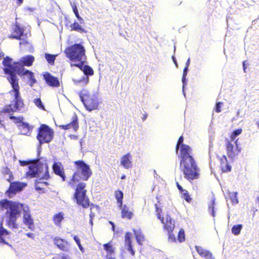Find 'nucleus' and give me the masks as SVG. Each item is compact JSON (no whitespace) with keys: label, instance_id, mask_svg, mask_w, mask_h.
Listing matches in <instances>:
<instances>
[{"label":"nucleus","instance_id":"39","mask_svg":"<svg viewBox=\"0 0 259 259\" xmlns=\"http://www.w3.org/2000/svg\"><path fill=\"white\" fill-rule=\"evenodd\" d=\"M168 238V241L169 242L173 243L177 242V239L175 235L172 233V232H167Z\"/></svg>","mask_w":259,"mask_h":259},{"label":"nucleus","instance_id":"53","mask_svg":"<svg viewBox=\"0 0 259 259\" xmlns=\"http://www.w3.org/2000/svg\"><path fill=\"white\" fill-rule=\"evenodd\" d=\"M245 63H246V61H243V71L244 72H246V69L247 68Z\"/></svg>","mask_w":259,"mask_h":259},{"label":"nucleus","instance_id":"61","mask_svg":"<svg viewBox=\"0 0 259 259\" xmlns=\"http://www.w3.org/2000/svg\"><path fill=\"white\" fill-rule=\"evenodd\" d=\"M53 259H60L59 257L55 256L53 258Z\"/></svg>","mask_w":259,"mask_h":259},{"label":"nucleus","instance_id":"60","mask_svg":"<svg viewBox=\"0 0 259 259\" xmlns=\"http://www.w3.org/2000/svg\"><path fill=\"white\" fill-rule=\"evenodd\" d=\"M17 1L19 2V5H21L23 2V0H17Z\"/></svg>","mask_w":259,"mask_h":259},{"label":"nucleus","instance_id":"32","mask_svg":"<svg viewBox=\"0 0 259 259\" xmlns=\"http://www.w3.org/2000/svg\"><path fill=\"white\" fill-rule=\"evenodd\" d=\"M103 247L104 249L107 251V254L109 255H111L112 253L114 252V249L110 243L104 244Z\"/></svg>","mask_w":259,"mask_h":259},{"label":"nucleus","instance_id":"55","mask_svg":"<svg viewBox=\"0 0 259 259\" xmlns=\"http://www.w3.org/2000/svg\"><path fill=\"white\" fill-rule=\"evenodd\" d=\"M147 114H144L143 117H142L143 121H145L146 120V119L147 118Z\"/></svg>","mask_w":259,"mask_h":259},{"label":"nucleus","instance_id":"2","mask_svg":"<svg viewBox=\"0 0 259 259\" xmlns=\"http://www.w3.org/2000/svg\"><path fill=\"white\" fill-rule=\"evenodd\" d=\"M0 207L2 210H6L7 224L10 228L16 229L18 228L17 221L20 217L21 212L23 210V223L28 226L29 229L31 230L33 229V220L27 206H24L23 204L19 202L6 199L0 201Z\"/></svg>","mask_w":259,"mask_h":259},{"label":"nucleus","instance_id":"16","mask_svg":"<svg viewBox=\"0 0 259 259\" xmlns=\"http://www.w3.org/2000/svg\"><path fill=\"white\" fill-rule=\"evenodd\" d=\"M54 244L57 246V247L64 251H68L69 248V245L68 242L59 237H56L54 240Z\"/></svg>","mask_w":259,"mask_h":259},{"label":"nucleus","instance_id":"21","mask_svg":"<svg viewBox=\"0 0 259 259\" xmlns=\"http://www.w3.org/2000/svg\"><path fill=\"white\" fill-rule=\"evenodd\" d=\"M19 128L21 135L26 136L30 135V127L27 123L24 122H21L19 125Z\"/></svg>","mask_w":259,"mask_h":259},{"label":"nucleus","instance_id":"40","mask_svg":"<svg viewBox=\"0 0 259 259\" xmlns=\"http://www.w3.org/2000/svg\"><path fill=\"white\" fill-rule=\"evenodd\" d=\"M73 239L74 240V241H75V242L77 244V245H78L79 249L80 250V251L82 252H84V249H83V247L82 246V245H81L79 238L77 236L74 235L73 236Z\"/></svg>","mask_w":259,"mask_h":259},{"label":"nucleus","instance_id":"6","mask_svg":"<svg viewBox=\"0 0 259 259\" xmlns=\"http://www.w3.org/2000/svg\"><path fill=\"white\" fill-rule=\"evenodd\" d=\"M85 49L80 44H76L68 47L65 50L66 57L73 62H85L86 56Z\"/></svg>","mask_w":259,"mask_h":259},{"label":"nucleus","instance_id":"48","mask_svg":"<svg viewBox=\"0 0 259 259\" xmlns=\"http://www.w3.org/2000/svg\"><path fill=\"white\" fill-rule=\"evenodd\" d=\"M19 163H20V165L25 166V165L29 164V161H24V160H19Z\"/></svg>","mask_w":259,"mask_h":259},{"label":"nucleus","instance_id":"54","mask_svg":"<svg viewBox=\"0 0 259 259\" xmlns=\"http://www.w3.org/2000/svg\"><path fill=\"white\" fill-rule=\"evenodd\" d=\"M190 58H189V59L187 60V62H186L185 67H188H188H189V65H190Z\"/></svg>","mask_w":259,"mask_h":259},{"label":"nucleus","instance_id":"37","mask_svg":"<svg viewBox=\"0 0 259 259\" xmlns=\"http://www.w3.org/2000/svg\"><path fill=\"white\" fill-rule=\"evenodd\" d=\"M33 102L35 104V105L37 107H38L39 109H41L42 110H45V107H44L41 100L39 98L34 99Z\"/></svg>","mask_w":259,"mask_h":259},{"label":"nucleus","instance_id":"12","mask_svg":"<svg viewBox=\"0 0 259 259\" xmlns=\"http://www.w3.org/2000/svg\"><path fill=\"white\" fill-rule=\"evenodd\" d=\"M157 218L163 224V229L164 230H166L167 232H173L175 227V222L172 220L169 215H166L164 218L163 217L161 218L160 215L158 214L157 215Z\"/></svg>","mask_w":259,"mask_h":259},{"label":"nucleus","instance_id":"24","mask_svg":"<svg viewBox=\"0 0 259 259\" xmlns=\"http://www.w3.org/2000/svg\"><path fill=\"white\" fill-rule=\"evenodd\" d=\"M133 231L136 236L137 242L139 244L142 245V242L144 240V235L142 233L140 229H134Z\"/></svg>","mask_w":259,"mask_h":259},{"label":"nucleus","instance_id":"57","mask_svg":"<svg viewBox=\"0 0 259 259\" xmlns=\"http://www.w3.org/2000/svg\"><path fill=\"white\" fill-rule=\"evenodd\" d=\"M62 259H70V257L68 255H63L62 256Z\"/></svg>","mask_w":259,"mask_h":259},{"label":"nucleus","instance_id":"63","mask_svg":"<svg viewBox=\"0 0 259 259\" xmlns=\"http://www.w3.org/2000/svg\"><path fill=\"white\" fill-rule=\"evenodd\" d=\"M125 176H122L121 179H124L125 178Z\"/></svg>","mask_w":259,"mask_h":259},{"label":"nucleus","instance_id":"46","mask_svg":"<svg viewBox=\"0 0 259 259\" xmlns=\"http://www.w3.org/2000/svg\"><path fill=\"white\" fill-rule=\"evenodd\" d=\"M242 133V130L241 129H238L235 130L233 133V136L234 137H237L241 134Z\"/></svg>","mask_w":259,"mask_h":259},{"label":"nucleus","instance_id":"9","mask_svg":"<svg viewBox=\"0 0 259 259\" xmlns=\"http://www.w3.org/2000/svg\"><path fill=\"white\" fill-rule=\"evenodd\" d=\"M53 131L48 125L42 124L39 128L36 138L40 145H41L45 143L50 142L53 139Z\"/></svg>","mask_w":259,"mask_h":259},{"label":"nucleus","instance_id":"22","mask_svg":"<svg viewBox=\"0 0 259 259\" xmlns=\"http://www.w3.org/2000/svg\"><path fill=\"white\" fill-rule=\"evenodd\" d=\"M78 118L76 114H74L72 117V121L69 124H67L65 125H64V128L65 130H68L71 128H72L74 131H76L78 127Z\"/></svg>","mask_w":259,"mask_h":259},{"label":"nucleus","instance_id":"38","mask_svg":"<svg viewBox=\"0 0 259 259\" xmlns=\"http://www.w3.org/2000/svg\"><path fill=\"white\" fill-rule=\"evenodd\" d=\"M72 7L73 11L75 16L77 18L78 20L80 22H81V21H83L82 18L79 15L77 7L75 5H73V6H72Z\"/></svg>","mask_w":259,"mask_h":259},{"label":"nucleus","instance_id":"13","mask_svg":"<svg viewBox=\"0 0 259 259\" xmlns=\"http://www.w3.org/2000/svg\"><path fill=\"white\" fill-rule=\"evenodd\" d=\"M11 59V64L12 65H15V64H19L22 65L24 68V66H30L32 65L34 60V57L32 55H27L20 58L19 62H13V59Z\"/></svg>","mask_w":259,"mask_h":259},{"label":"nucleus","instance_id":"27","mask_svg":"<svg viewBox=\"0 0 259 259\" xmlns=\"http://www.w3.org/2000/svg\"><path fill=\"white\" fill-rule=\"evenodd\" d=\"M71 30H74L80 33L85 32L83 28L77 22H74L70 25Z\"/></svg>","mask_w":259,"mask_h":259},{"label":"nucleus","instance_id":"36","mask_svg":"<svg viewBox=\"0 0 259 259\" xmlns=\"http://www.w3.org/2000/svg\"><path fill=\"white\" fill-rule=\"evenodd\" d=\"M45 58L48 63L50 64H53L55 60V56L49 54H45Z\"/></svg>","mask_w":259,"mask_h":259},{"label":"nucleus","instance_id":"35","mask_svg":"<svg viewBox=\"0 0 259 259\" xmlns=\"http://www.w3.org/2000/svg\"><path fill=\"white\" fill-rule=\"evenodd\" d=\"M178 240L180 242H184L185 240V232L183 229H181L178 235Z\"/></svg>","mask_w":259,"mask_h":259},{"label":"nucleus","instance_id":"49","mask_svg":"<svg viewBox=\"0 0 259 259\" xmlns=\"http://www.w3.org/2000/svg\"><path fill=\"white\" fill-rule=\"evenodd\" d=\"M20 41L19 42V44L20 46L28 44V42L24 39H22L21 38V39H20Z\"/></svg>","mask_w":259,"mask_h":259},{"label":"nucleus","instance_id":"29","mask_svg":"<svg viewBox=\"0 0 259 259\" xmlns=\"http://www.w3.org/2000/svg\"><path fill=\"white\" fill-rule=\"evenodd\" d=\"M242 228L243 226L241 224L234 225L232 228V233L235 235H238L240 234Z\"/></svg>","mask_w":259,"mask_h":259},{"label":"nucleus","instance_id":"17","mask_svg":"<svg viewBox=\"0 0 259 259\" xmlns=\"http://www.w3.org/2000/svg\"><path fill=\"white\" fill-rule=\"evenodd\" d=\"M13 30L15 34H11L9 36V37L10 38L21 39V37L24 35V29L16 23L13 27Z\"/></svg>","mask_w":259,"mask_h":259},{"label":"nucleus","instance_id":"15","mask_svg":"<svg viewBox=\"0 0 259 259\" xmlns=\"http://www.w3.org/2000/svg\"><path fill=\"white\" fill-rule=\"evenodd\" d=\"M44 78L47 83L50 86L58 87L60 85L58 79L57 77L52 75L50 73H46L44 75Z\"/></svg>","mask_w":259,"mask_h":259},{"label":"nucleus","instance_id":"62","mask_svg":"<svg viewBox=\"0 0 259 259\" xmlns=\"http://www.w3.org/2000/svg\"><path fill=\"white\" fill-rule=\"evenodd\" d=\"M90 223H91V225H93V221H92V219H91V220H90Z\"/></svg>","mask_w":259,"mask_h":259},{"label":"nucleus","instance_id":"8","mask_svg":"<svg viewBox=\"0 0 259 259\" xmlns=\"http://www.w3.org/2000/svg\"><path fill=\"white\" fill-rule=\"evenodd\" d=\"M79 97L86 109L89 111L97 109L99 102L96 96L91 97L87 91L82 90L79 94Z\"/></svg>","mask_w":259,"mask_h":259},{"label":"nucleus","instance_id":"59","mask_svg":"<svg viewBox=\"0 0 259 259\" xmlns=\"http://www.w3.org/2000/svg\"><path fill=\"white\" fill-rule=\"evenodd\" d=\"M236 137L233 136V134L231 136V139L232 141H234Z\"/></svg>","mask_w":259,"mask_h":259},{"label":"nucleus","instance_id":"23","mask_svg":"<svg viewBox=\"0 0 259 259\" xmlns=\"http://www.w3.org/2000/svg\"><path fill=\"white\" fill-rule=\"evenodd\" d=\"M220 160L222 170L225 172L230 171L231 169V166L228 163L226 156L225 155H223Z\"/></svg>","mask_w":259,"mask_h":259},{"label":"nucleus","instance_id":"52","mask_svg":"<svg viewBox=\"0 0 259 259\" xmlns=\"http://www.w3.org/2000/svg\"><path fill=\"white\" fill-rule=\"evenodd\" d=\"M109 223L112 226V231H115V225H114V223L113 222H111V221H109Z\"/></svg>","mask_w":259,"mask_h":259},{"label":"nucleus","instance_id":"43","mask_svg":"<svg viewBox=\"0 0 259 259\" xmlns=\"http://www.w3.org/2000/svg\"><path fill=\"white\" fill-rule=\"evenodd\" d=\"M214 199L212 200L211 202V204L209 205V209L211 211V215L214 217H215V212L214 210Z\"/></svg>","mask_w":259,"mask_h":259},{"label":"nucleus","instance_id":"47","mask_svg":"<svg viewBox=\"0 0 259 259\" xmlns=\"http://www.w3.org/2000/svg\"><path fill=\"white\" fill-rule=\"evenodd\" d=\"M10 118L11 119H14V121L16 122H19L21 121V118L20 117H16L14 116H13L12 115H10Z\"/></svg>","mask_w":259,"mask_h":259},{"label":"nucleus","instance_id":"44","mask_svg":"<svg viewBox=\"0 0 259 259\" xmlns=\"http://www.w3.org/2000/svg\"><path fill=\"white\" fill-rule=\"evenodd\" d=\"M127 246V250L131 252L132 255H135V251L133 248V246L132 245V242L130 243V244H125Z\"/></svg>","mask_w":259,"mask_h":259},{"label":"nucleus","instance_id":"11","mask_svg":"<svg viewBox=\"0 0 259 259\" xmlns=\"http://www.w3.org/2000/svg\"><path fill=\"white\" fill-rule=\"evenodd\" d=\"M26 186V184L25 183L20 182H10V185L7 191V194L8 197L11 198L17 192L22 191Z\"/></svg>","mask_w":259,"mask_h":259},{"label":"nucleus","instance_id":"34","mask_svg":"<svg viewBox=\"0 0 259 259\" xmlns=\"http://www.w3.org/2000/svg\"><path fill=\"white\" fill-rule=\"evenodd\" d=\"M121 215L123 218H127L131 219L132 217V213L128 210H126L125 208H123L121 211Z\"/></svg>","mask_w":259,"mask_h":259},{"label":"nucleus","instance_id":"31","mask_svg":"<svg viewBox=\"0 0 259 259\" xmlns=\"http://www.w3.org/2000/svg\"><path fill=\"white\" fill-rule=\"evenodd\" d=\"M63 218L64 217L63 214L62 213L60 212L58 214H56V215H54L53 218L54 223L56 225H59L60 224L62 220L63 219Z\"/></svg>","mask_w":259,"mask_h":259},{"label":"nucleus","instance_id":"30","mask_svg":"<svg viewBox=\"0 0 259 259\" xmlns=\"http://www.w3.org/2000/svg\"><path fill=\"white\" fill-rule=\"evenodd\" d=\"M188 72V68L185 67L183 70V74L182 77V83H183V93L184 96H185V93L184 92L185 86L186 84V76L187 75Z\"/></svg>","mask_w":259,"mask_h":259},{"label":"nucleus","instance_id":"51","mask_svg":"<svg viewBox=\"0 0 259 259\" xmlns=\"http://www.w3.org/2000/svg\"><path fill=\"white\" fill-rule=\"evenodd\" d=\"M26 235L27 237H28L29 238H32V239H33L34 237V235L33 233H27L26 234Z\"/></svg>","mask_w":259,"mask_h":259},{"label":"nucleus","instance_id":"4","mask_svg":"<svg viewBox=\"0 0 259 259\" xmlns=\"http://www.w3.org/2000/svg\"><path fill=\"white\" fill-rule=\"evenodd\" d=\"M27 176L31 177L39 178L35 180V187L37 191L42 190L45 186L48 185V183L44 180H48L49 177L48 165L39 160L33 161L29 166V171L27 172Z\"/></svg>","mask_w":259,"mask_h":259},{"label":"nucleus","instance_id":"64","mask_svg":"<svg viewBox=\"0 0 259 259\" xmlns=\"http://www.w3.org/2000/svg\"><path fill=\"white\" fill-rule=\"evenodd\" d=\"M92 217H93L92 214H90V218H91V219H92Z\"/></svg>","mask_w":259,"mask_h":259},{"label":"nucleus","instance_id":"58","mask_svg":"<svg viewBox=\"0 0 259 259\" xmlns=\"http://www.w3.org/2000/svg\"><path fill=\"white\" fill-rule=\"evenodd\" d=\"M106 257L107 259H115L114 257H112L111 255H109V254H107Z\"/></svg>","mask_w":259,"mask_h":259},{"label":"nucleus","instance_id":"18","mask_svg":"<svg viewBox=\"0 0 259 259\" xmlns=\"http://www.w3.org/2000/svg\"><path fill=\"white\" fill-rule=\"evenodd\" d=\"M54 173L59 176L63 181H65V175L61 163L55 162L52 166Z\"/></svg>","mask_w":259,"mask_h":259},{"label":"nucleus","instance_id":"41","mask_svg":"<svg viewBox=\"0 0 259 259\" xmlns=\"http://www.w3.org/2000/svg\"><path fill=\"white\" fill-rule=\"evenodd\" d=\"M183 196V198L185 199V200L187 202H190L191 200L187 191L186 190H184L182 193H181Z\"/></svg>","mask_w":259,"mask_h":259},{"label":"nucleus","instance_id":"14","mask_svg":"<svg viewBox=\"0 0 259 259\" xmlns=\"http://www.w3.org/2000/svg\"><path fill=\"white\" fill-rule=\"evenodd\" d=\"M237 142V140L235 141L236 147H235L234 145L228 140L227 141L226 144L227 155L231 160H234L237 155V153H236V148H238Z\"/></svg>","mask_w":259,"mask_h":259},{"label":"nucleus","instance_id":"28","mask_svg":"<svg viewBox=\"0 0 259 259\" xmlns=\"http://www.w3.org/2000/svg\"><path fill=\"white\" fill-rule=\"evenodd\" d=\"M115 196L117 203H119L120 207L122 206L123 193L120 190H117L115 192Z\"/></svg>","mask_w":259,"mask_h":259},{"label":"nucleus","instance_id":"3","mask_svg":"<svg viewBox=\"0 0 259 259\" xmlns=\"http://www.w3.org/2000/svg\"><path fill=\"white\" fill-rule=\"evenodd\" d=\"M184 138L181 136L176 146V151H178L179 147H181V162L180 168L183 171L185 178L187 179L194 180L198 176L197 166L195 162L190 155L191 148L189 146L184 144Z\"/></svg>","mask_w":259,"mask_h":259},{"label":"nucleus","instance_id":"10","mask_svg":"<svg viewBox=\"0 0 259 259\" xmlns=\"http://www.w3.org/2000/svg\"><path fill=\"white\" fill-rule=\"evenodd\" d=\"M84 62H82L81 63H78L76 64H71V66H74L78 67L81 71H83L84 75L86 76L83 77L81 80L78 81V82L82 83L83 84H86L89 82V75H92L94 74V71L93 69L88 65H84Z\"/></svg>","mask_w":259,"mask_h":259},{"label":"nucleus","instance_id":"42","mask_svg":"<svg viewBox=\"0 0 259 259\" xmlns=\"http://www.w3.org/2000/svg\"><path fill=\"white\" fill-rule=\"evenodd\" d=\"M132 235V234L130 232H127L125 234V244H130V243L132 242L131 240Z\"/></svg>","mask_w":259,"mask_h":259},{"label":"nucleus","instance_id":"56","mask_svg":"<svg viewBox=\"0 0 259 259\" xmlns=\"http://www.w3.org/2000/svg\"><path fill=\"white\" fill-rule=\"evenodd\" d=\"M172 60L174 62V63L175 64L176 66L177 67L178 66V63H177V60L176 59V58L173 56L172 57Z\"/></svg>","mask_w":259,"mask_h":259},{"label":"nucleus","instance_id":"20","mask_svg":"<svg viewBox=\"0 0 259 259\" xmlns=\"http://www.w3.org/2000/svg\"><path fill=\"white\" fill-rule=\"evenodd\" d=\"M195 248L198 253L202 257H203L205 259H214L212 256L211 253L209 251L199 246H196Z\"/></svg>","mask_w":259,"mask_h":259},{"label":"nucleus","instance_id":"19","mask_svg":"<svg viewBox=\"0 0 259 259\" xmlns=\"http://www.w3.org/2000/svg\"><path fill=\"white\" fill-rule=\"evenodd\" d=\"M132 156L130 153L123 155L120 159V164L125 168L128 169L132 167Z\"/></svg>","mask_w":259,"mask_h":259},{"label":"nucleus","instance_id":"45","mask_svg":"<svg viewBox=\"0 0 259 259\" xmlns=\"http://www.w3.org/2000/svg\"><path fill=\"white\" fill-rule=\"evenodd\" d=\"M222 104V102H218L216 104L215 110L217 112L219 113L221 111V108Z\"/></svg>","mask_w":259,"mask_h":259},{"label":"nucleus","instance_id":"1","mask_svg":"<svg viewBox=\"0 0 259 259\" xmlns=\"http://www.w3.org/2000/svg\"><path fill=\"white\" fill-rule=\"evenodd\" d=\"M11 61L10 57L8 56L4 58L3 61V65L4 67V72L8 75L7 79L13 88L9 93L14 97V104L6 106L3 110V112L9 114L11 112L17 111L22 112L24 111L23 101L20 97L19 92V78L16 74L20 76L26 75L30 80L31 86H32L36 81L32 72L25 69L19 64H15L16 65L14 66L12 65L11 64Z\"/></svg>","mask_w":259,"mask_h":259},{"label":"nucleus","instance_id":"33","mask_svg":"<svg viewBox=\"0 0 259 259\" xmlns=\"http://www.w3.org/2000/svg\"><path fill=\"white\" fill-rule=\"evenodd\" d=\"M237 194L238 193L237 192H234L229 193L230 199L233 204H236L237 203H238V200L237 196Z\"/></svg>","mask_w":259,"mask_h":259},{"label":"nucleus","instance_id":"50","mask_svg":"<svg viewBox=\"0 0 259 259\" xmlns=\"http://www.w3.org/2000/svg\"><path fill=\"white\" fill-rule=\"evenodd\" d=\"M177 187L179 189V190L182 193V192L184 190L182 187L178 183V182H177Z\"/></svg>","mask_w":259,"mask_h":259},{"label":"nucleus","instance_id":"7","mask_svg":"<svg viewBox=\"0 0 259 259\" xmlns=\"http://www.w3.org/2000/svg\"><path fill=\"white\" fill-rule=\"evenodd\" d=\"M85 186L84 183H79L74 194V198L76 200L77 203L84 208H87L90 205L89 200L86 196V190H84Z\"/></svg>","mask_w":259,"mask_h":259},{"label":"nucleus","instance_id":"25","mask_svg":"<svg viewBox=\"0 0 259 259\" xmlns=\"http://www.w3.org/2000/svg\"><path fill=\"white\" fill-rule=\"evenodd\" d=\"M2 172L5 176L6 180L10 182L11 180L13 178V177L10 169L7 167H3Z\"/></svg>","mask_w":259,"mask_h":259},{"label":"nucleus","instance_id":"5","mask_svg":"<svg viewBox=\"0 0 259 259\" xmlns=\"http://www.w3.org/2000/svg\"><path fill=\"white\" fill-rule=\"evenodd\" d=\"M76 166V170L74 172L69 184L74 187V183L79 182L80 180L88 181L92 175V171L89 165L85 163L83 160H77L74 161Z\"/></svg>","mask_w":259,"mask_h":259},{"label":"nucleus","instance_id":"26","mask_svg":"<svg viewBox=\"0 0 259 259\" xmlns=\"http://www.w3.org/2000/svg\"><path fill=\"white\" fill-rule=\"evenodd\" d=\"M8 234L9 232L6 229H4L3 227L0 228V243L8 244L4 239V237Z\"/></svg>","mask_w":259,"mask_h":259}]
</instances>
